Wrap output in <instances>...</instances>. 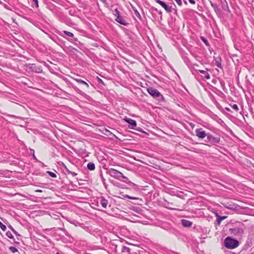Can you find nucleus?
I'll use <instances>...</instances> for the list:
<instances>
[{
  "instance_id": "nucleus-1",
  "label": "nucleus",
  "mask_w": 254,
  "mask_h": 254,
  "mask_svg": "<svg viewBox=\"0 0 254 254\" xmlns=\"http://www.w3.org/2000/svg\"><path fill=\"white\" fill-rule=\"evenodd\" d=\"M239 242L238 240L228 237L224 240V246L226 248L233 249L238 247Z\"/></svg>"
},
{
  "instance_id": "nucleus-2",
  "label": "nucleus",
  "mask_w": 254,
  "mask_h": 254,
  "mask_svg": "<svg viewBox=\"0 0 254 254\" xmlns=\"http://www.w3.org/2000/svg\"><path fill=\"white\" fill-rule=\"evenodd\" d=\"M147 91L148 93L153 98H158L159 100H164V98L163 96L156 89L152 87H149L147 88Z\"/></svg>"
},
{
  "instance_id": "nucleus-3",
  "label": "nucleus",
  "mask_w": 254,
  "mask_h": 254,
  "mask_svg": "<svg viewBox=\"0 0 254 254\" xmlns=\"http://www.w3.org/2000/svg\"><path fill=\"white\" fill-rule=\"evenodd\" d=\"M109 174L111 176L120 180H121L122 178L127 180V178L125 177L122 173L113 168L110 170Z\"/></svg>"
},
{
  "instance_id": "nucleus-4",
  "label": "nucleus",
  "mask_w": 254,
  "mask_h": 254,
  "mask_svg": "<svg viewBox=\"0 0 254 254\" xmlns=\"http://www.w3.org/2000/svg\"><path fill=\"white\" fill-rule=\"evenodd\" d=\"M229 231L235 235L241 236L244 233L243 224L241 223L239 226L230 228Z\"/></svg>"
},
{
  "instance_id": "nucleus-5",
  "label": "nucleus",
  "mask_w": 254,
  "mask_h": 254,
  "mask_svg": "<svg viewBox=\"0 0 254 254\" xmlns=\"http://www.w3.org/2000/svg\"><path fill=\"white\" fill-rule=\"evenodd\" d=\"M124 121L126 123H127L129 124L128 127V128H129L130 129H136L138 131H141V128H140V127H139V128H136V126H137V124H136V122L135 120H132L130 118H125L124 119Z\"/></svg>"
},
{
  "instance_id": "nucleus-6",
  "label": "nucleus",
  "mask_w": 254,
  "mask_h": 254,
  "mask_svg": "<svg viewBox=\"0 0 254 254\" xmlns=\"http://www.w3.org/2000/svg\"><path fill=\"white\" fill-rule=\"evenodd\" d=\"M207 141L208 142L215 144L218 143L220 141V138L219 137H214L213 135L210 133H207Z\"/></svg>"
},
{
  "instance_id": "nucleus-7",
  "label": "nucleus",
  "mask_w": 254,
  "mask_h": 254,
  "mask_svg": "<svg viewBox=\"0 0 254 254\" xmlns=\"http://www.w3.org/2000/svg\"><path fill=\"white\" fill-rule=\"evenodd\" d=\"M157 3H159L160 5H161L165 9V10L169 13H170L172 12V6H169L167 5L165 2L164 1L161 0H154Z\"/></svg>"
},
{
  "instance_id": "nucleus-8",
  "label": "nucleus",
  "mask_w": 254,
  "mask_h": 254,
  "mask_svg": "<svg viewBox=\"0 0 254 254\" xmlns=\"http://www.w3.org/2000/svg\"><path fill=\"white\" fill-rule=\"evenodd\" d=\"M29 68L32 71L36 73H41L43 71L42 68L40 65H37L36 64H29Z\"/></svg>"
},
{
  "instance_id": "nucleus-9",
  "label": "nucleus",
  "mask_w": 254,
  "mask_h": 254,
  "mask_svg": "<svg viewBox=\"0 0 254 254\" xmlns=\"http://www.w3.org/2000/svg\"><path fill=\"white\" fill-rule=\"evenodd\" d=\"M196 135L199 138L203 139L206 136L207 137V134L206 133L205 131L203 130L202 128H197L195 130Z\"/></svg>"
},
{
  "instance_id": "nucleus-10",
  "label": "nucleus",
  "mask_w": 254,
  "mask_h": 254,
  "mask_svg": "<svg viewBox=\"0 0 254 254\" xmlns=\"http://www.w3.org/2000/svg\"><path fill=\"white\" fill-rule=\"evenodd\" d=\"M187 55H188V54L186 53H184L182 54V58H183L185 63L187 65V66L189 68H190L192 67V65L190 59L188 57Z\"/></svg>"
},
{
  "instance_id": "nucleus-11",
  "label": "nucleus",
  "mask_w": 254,
  "mask_h": 254,
  "mask_svg": "<svg viewBox=\"0 0 254 254\" xmlns=\"http://www.w3.org/2000/svg\"><path fill=\"white\" fill-rule=\"evenodd\" d=\"M221 6L223 10L226 11L230 12L227 1L226 0H220Z\"/></svg>"
},
{
  "instance_id": "nucleus-12",
  "label": "nucleus",
  "mask_w": 254,
  "mask_h": 254,
  "mask_svg": "<svg viewBox=\"0 0 254 254\" xmlns=\"http://www.w3.org/2000/svg\"><path fill=\"white\" fill-rule=\"evenodd\" d=\"M99 201L100 204L102 205V206L103 208H107V205L109 203L108 200L107 199H106L104 196H101L99 198Z\"/></svg>"
},
{
  "instance_id": "nucleus-13",
  "label": "nucleus",
  "mask_w": 254,
  "mask_h": 254,
  "mask_svg": "<svg viewBox=\"0 0 254 254\" xmlns=\"http://www.w3.org/2000/svg\"><path fill=\"white\" fill-rule=\"evenodd\" d=\"M210 3L211 4V6L213 7L214 11L216 13L217 15H221V10L219 8L218 5L216 3H214L212 2L211 1H210Z\"/></svg>"
},
{
  "instance_id": "nucleus-14",
  "label": "nucleus",
  "mask_w": 254,
  "mask_h": 254,
  "mask_svg": "<svg viewBox=\"0 0 254 254\" xmlns=\"http://www.w3.org/2000/svg\"><path fill=\"white\" fill-rule=\"evenodd\" d=\"M115 20L117 22L124 26H127L128 24V23L125 21L123 17H122L121 15L119 16L118 15L116 18Z\"/></svg>"
},
{
  "instance_id": "nucleus-15",
  "label": "nucleus",
  "mask_w": 254,
  "mask_h": 254,
  "mask_svg": "<svg viewBox=\"0 0 254 254\" xmlns=\"http://www.w3.org/2000/svg\"><path fill=\"white\" fill-rule=\"evenodd\" d=\"M72 88L74 89V90L77 92L78 93V94H79L80 95H82V96H83L84 97H85L86 99H88V98H89L90 97L87 95L85 93L83 92V91H82L81 90H80L79 88H78L77 87L75 86H72Z\"/></svg>"
},
{
  "instance_id": "nucleus-16",
  "label": "nucleus",
  "mask_w": 254,
  "mask_h": 254,
  "mask_svg": "<svg viewBox=\"0 0 254 254\" xmlns=\"http://www.w3.org/2000/svg\"><path fill=\"white\" fill-rule=\"evenodd\" d=\"M182 225L185 227L189 228L191 226L192 223L186 219H182L181 220Z\"/></svg>"
},
{
  "instance_id": "nucleus-17",
  "label": "nucleus",
  "mask_w": 254,
  "mask_h": 254,
  "mask_svg": "<svg viewBox=\"0 0 254 254\" xmlns=\"http://www.w3.org/2000/svg\"><path fill=\"white\" fill-rule=\"evenodd\" d=\"M194 71L195 72H199L202 74L204 77H205L206 79H209L210 78L209 74L206 71L203 70H194Z\"/></svg>"
},
{
  "instance_id": "nucleus-18",
  "label": "nucleus",
  "mask_w": 254,
  "mask_h": 254,
  "mask_svg": "<svg viewBox=\"0 0 254 254\" xmlns=\"http://www.w3.org/2000/svg\"><path fill=\"white\" fill-rule=\"evenodd\" d=\"M74 80L78 83L84 85L87 88H88L89 87V84L87 82H86V81L82 80L81 79L74 78Z\"/></svg>"
},
{
  "instance_id": "nucleus-19",
  "label": "nucleus",
  "mask_w": 254,
  "mask_h": 254,
  "mask_svg": "<svg viewBox=\"0 0 254 254\" xmlns=\"http://www.w3.org/2000/svg\"><path fill=\"white\" fill-rule=\"evenodd\" d=\"M100 177L101 181H102L105 188L106 189H107L108 185L106 184L105 179L104 178V177L103 176V173H102V170H100Z\"/></svg>"
},
{
  "instance_id": "nucleus-20",
  "label": "nucleus",
  "mask_w": 254,
  "mask_h": 254,
  "mask_svg": "<svg viewBox=\"0 0 254 254\" xmlns=\"http://www.w3.org/2000/svg\"><path fill=\"white\" fill-rule=\"evenodd\" d=\"M63 167L65 171V172L68 174H71L72 176L74 177L75 176L77 175V174L74 172H71L67 168V167L64 165V164H63Z\"/></svg>"
},
{
  "instance_id": "nucleus-21",
  "label": "nucleus",
  "mask_w": 254,
  "mask_h": 254,
  "mask_svg": "<svg viewBox=\"0 0 254 254\" xmlns=\"http://www.w3.org/2000/svg\"><path fill=\"white\" fill-rule=\"evenodd\" d=\"M87 168L90 171H93L95 169V165L93 162H89L87 165Z\"/></svg>"
},
{
  "instance_id": "nucleus-22",
  "label": "nucleus",
  "mask_w": 254,
  "mask_h": 254,
  "mask_svg": "<svg viewBox=\"0 0 254 254\" xmlns=\"http://www.w3.org/2000/svg\"><path fill=\"white\" fill-rule=\"evenodd\" d=\"M229 106L235 111V112H236V113L239 112L240 109L237 104L230 103Z\"/></svg>"
},
{
  "instance_id": "nucleus-23",
  "label": "nucleus",
  "mask_w": 254,
  "mask_h": 254,
  "mask_svg": "<svg viewBox=\"0 0 254 254\" xmlns=\"http://www.w3.org/2000/svg\"><path fill=\"white\" fill-rule=\"evenodd\" d=\"M227 218V216H221L218 215H217V222L218 225L220 224L221 221L224 219H225Z\"/></svg>"
},
{
  "instance_id": "nucleus-24",
  "label": "nucleus",
  "mask_w": 254,
  "mask_h": 254,
  "mask_svg": "<svg viewBox=\"0 0 254 254\" xmlns=\"http://www.w3.org/2000/svg\"><path fill=\"white\" fill-rule=\"evenodd\" d=\"M221 58H219L218 60H215V65L218 67H219V68L222 69V65H221Z\"/></svg>"
},
{
  "instance_id": "nucleus-25",
  "label": "nucleus",
  "mask_w": 254,
  "mask_h": 254,
  "mask_svg": "<svg viewBox=\"0 0 254 254\" xmlns=\"http://www.w3.org/2000/svg\"><path fill=\"white\" fill-rule=\"evenodd\" d=\"M130 249L125 246H123L122 247L121 251L123 253H129Z\"/></svg>"
},
{
  "instance_id": "nucleus-26",
  "label": "nucleus",
  "mask_w": 254,
  "mask_h": 254,
  "mask_svg": "<svg viewBox=\"0 0 254 254\" xmlns=\"http://www.w3.org/2000/svg\"><path fill=\"white\" fill-rule=\"evenodd\" d=\"M200 39L205 44L206 46H209V44L208 43V41H207V40L204 37L201 36L200 37Z\"/></svg>"
},
{
  "instance_id": "nucleus-27",
  "label": "nucleus",
  "mask_w": 254,
  "mask_h": 254,
  "mask_svg": "<svg viewBox=\"0 0 254 254\" xmlns=\"http://www.w3.org/2000/svg\"><path fill=\"white\" fill-rule=\"evenodd\" d=\"M250 111L252 114H254V101H253L249 105Z\"/></svg>"
},
{
  "instance_id": "nucleus-28",
  "label": "nucleus",
  "mask_w": 254,
  "mask_h": 254,
  "mask_svg": "<svg viewBox=\"0 0 254 254\" xmlns=\"http://www.w3.org/2000/svg\"><path fill=\"white\" fill-rule=\"evenodd\" d=\"M135 16L140 20L141 19V16L136 9H133Z\"/></svg>"
},
{
  "instance_id": "nucleus-29",
  "label": "nucleus",
  "mask_w": 254,
  "mask_h": 254,
  "mask_svg": "<svg viewBox=\"0 0 254 254\" xmlns=\"http://www.w3.org/2000/svg\"><path fill=\"white\" fill-rule=\"evenodd\" d=\"M63 33L64 34H65L68 37H73L74 35H73V34L71 32H70L69 31H63Z\"/></svg>"
},
{
  "instance_id": "nucleus-30",
  "label": "nucleus",
  "mask_w": 254,
  "mask_h": 254,
  "mask_svg": "<svg viewBox=\"0 0 254 254\" xmlns=\"http://www.w3.org/2000/svg\"><path fill=\"white\" fill-rule=\"evenodd\" d=\"M32 0V6L33 7V6L35 5V6L36 8H38L39 7L38 0Z\"/></svg>"
},
{
  "instance_id": "nucleus-31",
  "label": "nucleus",
  "mask_w": 254,
  "mask_h": 254,
  "mask_svg": "<svg viewBox=\"0 0 254 254\" xmlns=\"http://www.w3.org/2000/svg\"><path fill=\"white\" fill-rule=\"evenodd\" d=\"M217 107L221 111L222 113H223L224 114H226V113L225 112L224 109L221 107L219 104L218 103H216Z\"/></svg>"
},
{
  "instance_id": "nucleus-32",
  "label": "nucleus",
  "mask_w": 254,
  "mask_h": 254,
  "mask_svg": "<svg viewBox=\"0 0 254 254\" xmlns=\"http://www.w3.org/2000/svg\"><path fill=\"white\" fill-rule=\"evenodd\" d=\"M113 14L115 15V16H116V17L119 15H120V12L119 11V10L117 9V8H116L114 11H113Z\"/></svg>"
},
{
  "instance_id": "nucleus-33",
  "label": "nucleus",
  "mask_w": 254,
  "mask_h": 254,
  "mask_svg": "<svg viewBox=\"0 0 254 254\" xmlns=\"http://www.w3.org/2000/svg\"><path fill=\"white\" fill-rule=\"evenodd\" d=\"M6 235L9 238L14 239V237L10 231L7 232L6 233Z\"/></svg>"
},
{
  "instance_id": "nucleus-34",
  "label": "nucleus",
  "mask_w": 254,
  "mask_h": 254,
  "mask_svg": "<svg viewBox=\"0 0 254 254\" xmlns=\"http://www.w3.org/2000/svg\"><path fill=\"white\" fill-rule=\"evenodd\" d=\"M9 249L13 253L18 252V250L15 247H14L11 246L9 248Z\"/></svg>"
},
{
  "instance_id": "nucleus-35",
  "label": "nucleus",
  "mask_w": 254,
  "mask_h": 254,
  "mask_svg": "<svg viewBox=\"0 0 254 254\" xmlns=\"http://www.w3.org/2000/svg\"><path fill=\"white\" fill-rule=\"evenodd\" d=\"M47 173L52 178H55L57 177L56 174L53 172L48 171Z\"/></svg>"
},
{
  "instance_id": "nucleus-36",
  "label": "nucleus",
  "mask_w": 254,
  "mask_h": 254,
  "mask_svg": "<svg viewBox=\"0 0 254 254\" xmlns=\"http://www.w3.org/2000/svg\"><path fill=\"white\" fill-rule=\"evenodd\" d=\"M125 197L130 199H134V200H138L139 198L137 197H132L128 195H126L125 196Z\"/></svg>"
},
{
  "instance_id": "nucleus-37",
  "label": "nucleus",
  "mask_w": 254,
  "mask_h": 254,
  "mask_svg": "<svg viewBox=\"0 0 254 254\" xmlns=\"http://www.w3.org/2000/svg\"><path fill=\"white\" fill-rule=\"evenodd\" d=\"M0 228L3 231H5L6 229V227L0 221Z\"/></svg>"
},
{
  "instance_id": "nucleus-38",
  "label": "nucleus",
  "mask_w": 254,
  "mask_h": 254,
  "mask_svg": "<svg viewBox=\"0 0 254 254\" xmlns=\"http://www.w3.org/2000/svg\"><path fill=\"white\" fill-rule=\"evenodd\" d=\"M68 49L72 52H78V50L77 49H76L72 46H69Z\"/></svg>"
},
{
  "instance_id": "nucleus-39",
  "label": "nucleus",
  "mask_w": 254,
  "mask_h": 254,
  "mask_svg": "<svg viewBox=\"0 0 254 254\" xmlns=\"http://www.w3.org/2000/svg\"><path fill=\"white\" fill-rule=\"evenodd\" d=\"M68 41H70V42L72 43L73 44H74V43H75L76 42H78L77 39L74 37H72V39H68Z\"/></svg>"
},
{
  "instance_id": "nucleus-40",
  "label": "nucleus",
  "mask_w": 254,
  "mask_h": 254,
  "mask_svg": "<svg viewBox=\"0 0 254 254\" xmlns=\"http://www.w3.org/2000/svg\"><path fill=\"white\" fill-rule=\"evenodd\" d=\"M8 227L10 229V230L13 232L14 234H16V231L14 230V229L10 225H9L8 226Z\"/></svg>"
},
{
  "instance_id": "nucleus-41",
  "label": "nucleus",
  "mask_w": 254,
  "mask_h": 254,
  "mask_svg": "<svg viewBox=\"0 0 254 254\" xmlns=\"http://www.w3.org/2000/svg\"><path fill=\"white\" fill-rule=\"evenodd\" d=\"M240 114H241L242 116H244V111L243 109V106H241V111L239 112Z\"/></svg>"
},
{
  "instance_id": "nucleus-42",
  "label": "nucleus",
  "mask_w": 254,
  "mask_h": 254,
  "mask_svg": "<svg viewBox=\"0 0 254 254\" xmlns=\"http://www.w3.org/2000/svg\"><path fill=\"white\" fill-rule=\"evenodd\" d=\"M175 0L179 5L181 6L182 5V0Z\"/></svg>"
},
{
  "instance_id": "nucleus-43",
  "label": "nucleus",
  "mask_w": 254,
  "mask_h": 254,
  "mask_svg": "<svg viewBox=\"0 0 254 254\" xmlns=\"http://www.w3.org/2000/svg\"><path fill=\"white\" fill-rule=\"evenodd\" d=\"M74 45L77 46V47H79V46L81 45V43L78 41V42H76L73 44Z\"/></svg>"
},
{
  "instance_id": "nucleus-44",
  "label": "nucleus",
  "mask_w": 254,
  "mask_h": 254,
  "mask_svg": "<svg viewBox=\"0 0 254 254\" xmlns=\"http://www.w3.org/2000/svg\"><path fill=\"white\" fill-rule=\"evenodd\" d=\"M154 10L158 12L159 14V15H160L161 16V18L162 17V12L161 11V10H159L158 11V9L157 8H154Z\"/></svg>"
},
{
  "instance_id": "nucleus-45",
  "label": "nucleus",
  "mask_w": 254,
  "mask_h": 254,
  "mask_svg": "<svg viewBox=\"0 0 254 254\" xmlns=\"http://www.w3.org/2000/svg\"><path fill=\"white\" fill-rule=\"evenodd\" d=\"M220 83L221 86H222V87L225 86V83L224 81H223L222 80H220Z\"/></svg>"
},
{
  "instance_id": "nucleus-46",
  "label": "nucleus",
  "mask_w": 254,
  "mask_h": 254,
  "mask_svg": "<svg viewBox=\"0 0 254 254\" xmlns=\"http://www.w3.org/2000/svg\"><path fill=\"white\" fill-rule=\"evenodd\" d=\"M101 1H102L105 5L107 6V7H108V3L107 2V1L106 0H100Z\"/></svg>"
},
{
  "instance_id": "nucleus-47",
  "label": "nucleus",
  "mask_w": 254,
  "mask_h": 254,
  "mask_svg": "<svg viewBox=\"0 0 254 254\" xmlns=\"http://www.w3.org/2000/svg\"><path fill=\"white\" fill-rule=\"evenodd\" d=\"M224 110H226L228 112H232V111L231 110V109L228 107H225V108H224Z\"/></svg>"
},
{
  "instance_id": "nucleus-48",
  "label": "nucleus",
  "mask_w": 254,
  "mask_h": 254,
  "mask_svg": "<svg viewBox=\"0 0 254 254\" xmlns=\"http://www.w3.org/2000/svg\"><path fill=\"white\" fill-rule=\"evenodd\" d=\"M189 2L191 4H195V1L194 0H189Z\"/></svg>"
},
{
  "instance_id": "nucleus-49",
  "label": "nucleus",
  "mask_w": 254,
  "mask_h": 254,
  "mask_svg": "<svg viewBox=\"0 0 254 254\" xmlns=\"http://www.w3.org/2000/svg\"><path fill=\"white\" fill-rule=\"evenodd\" d=\"M42 237L44 239H45L47 240H48V238L47 237V236H45V235H41Z\"/></svg>"
},
{
  "instance_id": "nucleus-50",
  "label": "nucleus",
  "mask_w": 254,
  "mask_h": 254,
  "mask_svg": "<svg viewBox=\"0 0 254 254\" xmlns=\"http://www.w3.org/2000/svg\"><path fill=\"white\" fill-rule=\"evenodd\" d=\"M126 183H128L130 181H128V179H125V180L123 181Z\"/></svg>"
},
{
  "instance_id": "nucleus-51",
  "label": "nucleus",
  "mask_w": 254,
  "mask_h": 254,
  "mask_svg": "<svg viewBox=\"0 0 254 254\" xmlns=\"http://www.w3.org/2000/svg\"><path fill=\"white\" fill-rule=\"evenodd\" d=\"M99 82L100 83H102V84L103 83V80H102L101 79H100V78H99Z\"/></svg>"
},
{
  "instance_id": "nucleus-52",
  "label": "nucleus",
  "mask_w": 254,
  "mask_h": 254,
  "mask_svg": "<svg viewBox=\"0 0 254 254\" xmlns=\"http://www.w3.org/2000/svg\"><path fill=\"white\" fill-rule=\"evenodd\" d=\"M36 192H42V190H36Z\"/></svg>"
},
{
  "instance_id": "nucleus-53",
  "label": "nucleus",
  "mask_w": 254,
  "mask_h": 254,
  "mask_svg": "<svg viewBox=\"0 0 254 254\" xmlns=\"http://www.w3.org/2000/svg\"><path fill=\"white\" fill-rule=\"evenodd\" d=\"M56 254H64L61 252H58L56 253Z\"/></svg>"
},
{
  "instance_id": "nucleus-54",
  "label": "nucleus",
  "mask_w": 254,
  "mask_h": 254,
  "mask_svg": "<svg viewBox=\"0 0 254 254\" xmlns=\"http://www.w3.org/2000/svg\"><path fill=\"white\" fill-rule=\"evenodd\" d=\"M14 234L17 235V236H20V235L16 231V234Z\"/></svg>"
},
{
  "instance_id": "nucleus-55",
  "label": "nucleus",
  "mask_w": 254,
  "mask_h": 254,
  "mask_svg": "<svg viewBox=\"0 0 254 254\" xmlns=\"http://www.w3.org/2000/svg\"><path fill=\"white\" fill-rule=\"evenodd\" d=\"M43 231H49V229H44Z\"/></svg>"
},
{
  "instance_id": "nucleus-56",
  "label": "nucleus",
  "mask_w": 254,
  "mask_h": 254,
  "mask_svg": "<svg viewBox=\"0 0 254 254\" xmlns=\"http://www.w3.org/2000/svg\"><path fill=\"white\" fill-rule=\"evenodd\" d=\"M11 116L12 117H13V118H16V116H14V115H12V116Z\"/></svg>"
},
{
  "instance_id": "nucleus-57",
  "label": "nucleus",
  "mask_w": 254,
  "mask_h": 254,
  "mask_svg": "<svg viewBox=\"0 0 254 254\" xmlns=\"http://www.w3.org/2000/svg\"><path fill=\"white\" fill-rule=\"evenodd\" d=\"M88 81L89 82V83H90V84L91 85H92V86H93V85L91 84V83L90 82V81Z\"/></svg>"
},
{
  "instance_id": "nucleus-58",
  "label": "nucleus",
  "mask_w": 254,
  "mask_h": 254,
  "mask_svg": "<svg viewBox=\"0 0 254 254\" xmlns=\"http://www.w3.org/2000/svg\"><path fill=\"white\" fill-rule=\"evenodd\" d=\"M2 3V2L0 0V3Z\"/></svg>"
}]
</instances>
